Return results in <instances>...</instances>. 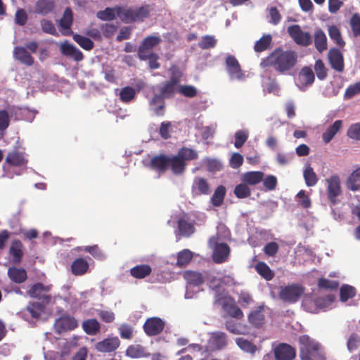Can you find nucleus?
Listing matches in <instances>:
<instances>
[{"label":"nucleus","mask_w":360,"mask_h":360,"mask_svg":"<svg viewBox=\"0 0 360 360\" xmlns=\"http://www.w3.org/2000/svg\"><path fill=\"white\" fill-rule=\"evenodd\" d=\"M73 23V13L70 7H67L61 18L59 20V27L61 34L64 36H70L73 34L71 27Z\"/></svg>","instance_id":"nucleus-18"},{"label":"nucleus","mask_w":360,"mask_h":360,"mask_svg":"<svg viewBox=\"0 0 360 360\" xmlns=\"http://www.w3.org/2000/svg\"><path fill=\"white\" fill-rule=\"evenodd\" d=\"M272 37L270 34L263 35L254 45V50L257 53H261L271 48Z\"/></svg>","instance_id":"nucleus-38"},{"label":"nucleus","mask_w":360,"mask_h":360,"mask_svg":"<svg viewBox=\"0 0 360 360\" xmlns=\"http://www.w3.org/2000/svg\"><path fill=\"white\" fill-rule=\"evenodd\" d=\"M301 360H323L321 345L306 335L299 338Z\"/></svg>","instance_id":"nucleus-3"},{"label":"nucleus","mask_w":360,"mask_h":360,"mask_svg":"<svg viewBox=\"0 0 360 360\" xmlns=\"http://www.w3.org/2000/svg\"><path fill=\"white\" fill-rule=\"evenodd\" d=\"M84 331L89 335H96L100 332L101 325L96 319H89L82 322Z\"/></svg>","instance_id":"nucleus-33"},{"label":"nucleus","mask_w":360,"mask_h":360,"mask_svg":"<svg viewBox=\"0 0 360 360\" xmlns=\"http://www.w3.org/2000/svg\"><path fill=\"white\" fill-rule=\"evenodd\" d=\"M165 321L159 317H150L145 321L143 329L148 336H155L160 334L165 328Z\"/></svg>","instance_id":"nucleus-10"},{"label":"nucleus","mask_w":360,"mask_h":360,"mask_svg":"<svg viewBox=\"0 0 360 360\" xmlns=\"http://www.w3.org/2000/svg\"><path fill=\"white\" fill-rule=\"evenodd\" d=\"M184 278L188 284L195 286L199 285L204 282L202 274L193 271H186L184 273Z\"/></svg>","instance_id":"nucleus-39"},{"label":"nucleus","mask_w":360,"mask_h":360,"mask_svg":"<svg viewBox=\"0 0 360 360\" xmlns=\"http://www.w3.org/2000/svg\"><path fill=\"white\" fill-rule=\"evenodd\" d=\"M169 156L166 155H155L150 162V167L160 173H165L169 168Z\"/></svg>","instance_id":"nucleus-22"},{"label":"nucleus","mask_w":360,"mask_h":360,"mask_svg":"<svg viewBox=\"0 0 360 360\" xmlns=\"http://www.w3.org/2000/svg\"><path fill=\"white\" fill-rule=\"evenodd\" d=\"M45 303L32 302L30 303L27 309L33 318H39L44 311Z\"/></svg>","instance_id":"nucleus-54"},{"label":"nucleus","mask_w":360,"mask_h":360,"mask_svg":"<svg viewBox=\"0 0 360 360\" xmlns=\"http://www.w3.org/2000/svg\"><path fill=\"white\" fill-rule=\"evenodd\" d=\"M169 167L171 168L172 173L175 175L182 174L186 167V162L178 155L169 156Z\"/></svg>","instance_id":"nucleus-28"},{"label":"nucleus","mask_w":360,"mask_h":360,"mask_svg":"<svg viewBox=\"0 0 360 360\" xmlns=\"http://www.w3.org/2000/svg\"><path fill=\"white\" fill-rule=\"evenodd\" d=\"M327 198L330 205L338 204V197L342 193L340 179L338 174H333L326 179Z\"/></svg>","instance_id":"nucleus-5"},{"label":"nucleus","mask_w":360,"mask_h":360,"mask_svg":"<svg viewBox=\"0 0 360 360\" xmlns=\"http://www.w3.org/2000/svg\"><path fill=\"white\" fill-rule=\"evenodd\" d=\"M158 102V105L152 106L153 110L157 116H163L165 115V101L158 96H153V103Z\"/></svg>","instance_id":"nucleus-59"},{"label":"nucleus","mask_w":360,"mask_h":360,"mask_svg":"<svg viewBox=\"0 0 360 360\" xmlns=\"http://www.w3.org/2000/svg\"><path fill=\"white\" fill-rule=\"evenodd\" d=\"M255 271L263 278L271 281L274 278L275 274L264 262H259L255 266Z\"/></svg>","instance_id":"nucleus-37"},{"label":"nucleus","mask_w":360,"mask_h":360,"mask_svg":"<svg viewBox=\"0 0 360 360\" xmlns=\"http://www.w3.org/2000/svg\"><path fill=\"white\" fill-rule=\"evenodd\" d=\"M297 63V53L293 50H283L281 47L275 49L260 63L262 68H273L281 75L288 74Z\"/></svg>","instance_id":"nucleus-1"},{"label":"nucleus","mask_w":360,"mask_h":360,"mask_svg":"<svg viewBox=\"0 0 360 360\" xmlns=\"http://www.w3.org/2000/svg\"><path fill=\"white\" fill-rule=\"evenodd\" d=\"M126 355L131 358L138 359L148 356L150 354L146 352L145 347L142 345H131L127 347Z\"/></svg>","instance_id":"nucleus-35"},{"label":"nucleus","mask_w":360,"mask_h":360,"mask_svg":"<svg viewBox=\"0 0 360 360\" xmlns=\"http://www.w3.org/2000/svg\"><path fill=\"white\" fill-rule=\"evenodd\" d=\"M191 191L193 196L209 195L210 193V186L207 180L203 177H195Z\"/></svg>","instance_id":"nucleus-19"},{"label":"nucleus","mask_w":360,"mask_h":360,"mask_svg":"<svg viewBox=\"0 0 360 360\" xmlns=\"http://www.w3.org/2000/svg\"><path fill=\"white\" fill-rule=\"evenodd\" d=\"M328 60L332 68L340 72L344 70V58L339 49H331L328 52Z\"/></svg>","instance_id":"nucleus-20"},{"label":"nucleus","mask_w":360,"mask_h":360,"mask_svg":"<svg viewBox=\"0 0 360 360\" xmlns=\"http://www.w3.org/2000/svg\"><path fill=\"white\" fill-rule=\"evenodd\" d=\"M178 229L181 236L189 237L195 232L193 223L188 221L185 218H180L178 220Z\"/></svg>","instance_id":"nucleus-34"},{"label":"nucleus","mask_w":360,"mask_h":360,"mask_svg":"<svg viewBox=\"0 0 360 360\" xmlns=\"http://www.w3.org/2000/svg\"><path fill=\"white\" fill-rule=\"evenodd\" d=\"M226 71L231 79L243 80L245 73L237 58L232 55H228L225 59Z\"/></svg>","instance_id":"nucleus-8"},{"label":"nucleus","mask_w":360,"mask_h":360,"mask_svg":"<svg viewBox=\"0 0 360 360\" xmlns=\"http://www.w3.org/2000/svg\"><path fill=\"white\" fill-rule=\"evenodd\" d=\"M72 38L84 50L90 51L94 46V41L88 37L79 34H72Z\"/></svg>","instance_id":"nucleus-46"},{"label":"nucleus","mask_w":360,"mask_h":360,"mask_svg":"<svg viewBox=\"0 0 360 360\" xmlns=\"http://www.w3.org/2000/svg\"><path fill=\"white\" fill-rule=\"evenodd\" d=\"M177 155L183 160L184 162L186 161L195 160L198 158V151L188 147L181 148L178 150Z\"/></svg>","instance_id":"nucleus-41"},{"label":"nucleus","mask_w":360,"mask_h":360,"mask_svg":"<svg viewBox=\"0 0 360 360\" xmlns=\"http://www.w3.org/2000/svg\"><path fill=\"white\" fill-rule=\"evenodd\" d=\"M177 92L187 98H194L196 96L197 89L192 85H179Z\"/></svg>","instance_id":"nucleus-56"},{"label":"nucleus","mask_w":360,"mask_h":360,"mask_svg":"<svg viewBox=\"0 0 360 360\" xmlns=\"http://www.w3.org/2000/svg\"><path fill=\"white\" fill-rule=\"evenodd\" d=\"M304 288L299 284H292L282 287L279 292V297L284 302H296L304 293Z\"/></svg>","instance_id":"nucleus-7"},{"label":"nucleus","mask_w":360,"mask_h":360,"mask_svg":"<svg viewBox=\"0 0 360 360\" xmlns=\"http://www.w3.org/2000/svg\"><path fill=\"white\" fill-rule=\"evenodd\" d=\"M343 122L342 120H338L329 126L325 132L322 134V139L325 143H328L338 134V132L342 128Z\"/></svg>","instance_id":"nucleus-29"},{"label":"nucleus","mask_w":360,"mask_h":360,"mask_svg":"<svg viewBox=\"0 0 360 360\" xmlns=\"http://www.w3.org/2000/svg\"><path fill=\"white\" fill-rule=\"evenodd\" d=\"M264 176L261 171H250L242 175L241 180L248 186H255L263 181Z\"/></svg>","instance_id":"nucleus-25"},{"label":"nucleus","mask_w":360,"mask_h":360,"mask_svg":"<svg viewBox=\"0 0 360 360\" xmlns=\"http://www.w3.org/2000/svg\"><path fill=\"white\" fill-rule=\"evenodd\" d=\"M8 276L15 283H22L27 278V271L25 269L15 266H11L8 269Z\"/></svg>","instance_id":"nucleus-30"},{"label":"nucleus","mask_w":360,"mask_h":360,"mask_svg":"<svg viewBox=\"0 0 360 360\" xmlns=\"http://www.w3.org/2000/svg\"><path fill=\"white\" fill-rule=\"evenodd\" d=\"M50 290L49 286H46L41 283L34 284L27 291V294L32 298H37L41 302L48 304L51 300V296L47 292Z\"/></svg>","instance_id":"nucleus-11"},{"label":"nucleus","mask_w":360,"mask_h":360,"mask_svg":"<svg viewBox=\"0 0 360 360\" xmlns=\"http://www.w3.org/2000/svg\"><path fill=\"white\" fill-rule=\"evenodd\" d=\"M217 40L212 35H205L198 42V46L201 49H210L216 46Z\"/></svg>","instance_id":"nucleus-52"},{"label":"nucleus","mask_w":360,"mask_h":360,"mask_svg":"<svg viewBox=\"0 0 360 360\" xmlns=\"http://www.w3.org/2000/svg\"><path fill=\"white\" fill-rule=\"evenodd\" d=\"M318 286L319 288L326 290H336L339 286V283L337 281L329 280L328 278H321L318 281Z\"/></svg>","instance_id":"nucleus-61"},{"label":"nucleus","mask_w":360,"mask_h":360,"mask_svg":"<svg viewBox=\"0 0 360 360\" xmlns=\"http://www.w3.org/2000/svg\"><path fill=\"white\" fill-rule=\"evenodd\" d=\"M89 269L87 261L83 258L76 259L71 265L72 273L75 276L84 274Z\"/></svg>","instance_id":"nucleus-36"},{"label":"nucleus","mask_w":360,"mask_h":360,"mask_svg":"<svg viewBox=\"0 0 360 360\" xmlns=\"http://www.w3.org/2000/svg\"><path fill=\"white\" fill-rule=\"evenodd\" d=\"M328 34L330 38L334 41L338 46L342 48L345 45V41L342 38V35L339 28L335 25H331L328 27Z\"/></svg>","instance_id":"nucleus-47"},{"label":"nucleus","mask_w":360,"mask_h":360,"mask_svg":"<svg viewBox=\"0 0 360 360\" xmlns=\"http://www.w3.org/2000/svg\"><path fill=\"white\" fill-rule=\"evenodd\" d=\"M226 195V188L224 186H219L214 191L212 198L211 202L214 206H220L224 201Z\"/></svg>","instance_id":"nucleus-48"},{"label":"nucleus","mask_w":360,"mask_h":360,"mask_svg":"<svg viewBox=\"0 0 360 360\" xmlns=\"http://www.w3.org/2000/svg\"><path fill=\"white\" fill-rule=\"evenodd\" d=\"M162 41L159 35L148 36L143 39L138 49L139 58H146V54L150 53V51L158 46Z\"/></svg>","instance_id":"nucleus-12"},{"label":"nucleus","mask_w":360,"mask_h":360,"mask_svg":"<svg viewBox=\"0 0 360 360\" xmlns=\"http://www.w3.org/2000/svg\"><path fill=\"white\" fill-rule=\"evenodd\" d=\"M262 182L266 191L275 190L278 184L277 178L271 174L264 176Z\"/></svg>","instance_id":"nucleus-64"},{"label":"nucleus","mask_w":360,"mask_h":360,"mask_svg":"<svg viewBox=\"0 0 360 360\" xmlns=\"http://www.w3.org/2000/svg\"><path fill=\"white\" fill-rule=\"evenodd\" d=\"M152 268L148 264H139L130 269V274L135 278L142 279L149 276Z\"/></svg>","instance_id":"nucleus-32"},{"label":"nucleus","mask_w":360,"mask_h":360,"mask_svg":"<svg viewBox=\"0 0 360 360\" xmlns=\"http://www.w3.org/2000/svg\"><path fill=\"white\" fill-rule=\"evenodd\" d=\"M248 319L250 323L259 328L264 324V315L261 310L253 311L249 314Z\"/></svg>","instance_id":"nucleus-50"},{"label":"nucleus","mask_w":360,"mask_h":360,"mask_svg":"<svg viewBox=\"0 0 360 360\" xmlns=\"http://www.w3.org/2000/svg\"><path fill=\"white\" fill-rule=\"evenodd\" d=\"M27 163V160L25 156V153L20 151L18 148H15L8 152L6 159L5 164H8L11 167H22Z\"/></svg>","instance_id":"nucleus-17"},{"label":"nucleus","mask_w":360,"mask_h":360,"mask_svg":"<svg viewBox=\"0 0 360 360\" xmlns=\"http://www.w3.org/2000/svg\"><path fill=\"white\" fill-rule=\"evenodd\" d=\"M248 139V133L244 130H238L235 134L234 146L237 148H241Z\"/></svg>","instance_id":"nucleus-63"},{"label":"nucleus","mask_w":360,"mask_h":360,"mask_svg":"<svg viewBox=\"0 0 360 360\" xmlns=\"http://www.w3.org/2000/svg\"><path fill=\"white\" fill-rule=\"evenodd\" d=\"M213 345L217 349H221L226 345V335L224 332L217 331L212 333Z\"/></svg>","instance_id":"nucleus-49"},{"label":"nucleus","mask_w":360,"mask_h":360,"mask_svg":"<svg viewBox=\"0 0 360 360\" xmlns=\"http://www.w3.org/2000/svg\"><path fill=\"white\" fill-rule=\"evenodd\" d=\"M276 360H293L296 356L294 347L286 343H280L274 349Z\"/></svg>","instance_id":"nucleus-13"},{"label":"nucleus","mask_w":360,"mask_h":360,"mask_svg":"<svg viewBox=\"0 0 360 360\" xmlns=\"http://www.w3.org/2000/svg\"><path fill=\"white\" fill-rule=\"evenodd\" d=\"M193 257V252L188 249L180 251L177 254L176 265L179 267L186 266L191 261Z\"/></svg>","instance_id":"nucleus-45"},{"label":"nucleus","mask_w":360,"mask_h":360,"mask_svg":"<svg viewBox=\"0 0 360 360\" xmlns=\"http://www.w3.org/2000/svg\"><path fill=\"white\" fill-rule=\"evenodd\" d=\"M121 6H116L115 8H106L103 11L97 13V17L102 20H112L118 17V8Z\"/></svg>","instance_id":"nucleus-44"},{"label":"nucleus","mask_w":360,"mask_h":360,"mask_svg":"<svg viewBox=\"0 0 360 360\" xmlns=\"http://www.w3.org/2000/svg\"><path fill=\"white\" fill-rule=\"evenodd\" d=\"M56 7L54 0H37L34 5V13L41 15H47L53 12Z\"/></svg>","instance_id":"nucleus-23"},{"label":"nucleus","mask_w":360,"mask_h":360,"mask_svg":"<svg viewBox=\"0 0 360 360\" xmlns=\"http://www.w3.org/2000/svg\"><path fill=\"white\" fill-rule=\"evenodd\" d=\"M223 309L231 317L241 319L243 317V313L240 307L235 303L233 299H229L224 302Z\"/></svg>","instance_id":"nucleus-27"},{"label":"nucleus","mask_w":360,"mask_h":360,"mask_svg":"<svg viewBox=\"0 0 360 360\" xmlns=\"http://www.w3.org/2000/svg\"><path fill=\"white\" fill-rule=\"evenodd\" d=\"M13 56L20 63L26 66H32L34 63V58L25 47L19 46H15L13 50Z\"/></svg>","instance_id":"nucleus-21"},{"label":"nucleus","mask_w":360,"mask_h":360,"mask_svg":"<svg viewBox=\"0 0 360 360\" xmlns=\"http://www.w3.org/2000/svg\"><path fill=\"white\" fill-rule=\"evenodd\" d=\"M315 79L314 73L312 69L309 66L303 67L297 78V86L302 91H304L307 87L312 85Z\"/></svg>","instance_id":"nucleus-14"},{"label":"nucleus","mask_w":360,"mask_h":360,"mask_svg":"<svg viewBox=\"0 0 360 360\" xmlns=\"http://www.w3.org/2000/svg\"><path fill=\"white\" fill-rule=\"evenodd\" d=\"M120 346V340L117 337H108L95 345L96 351L102 353H111Z\"/></svg>","instance_id":"nucleus-15"},{"label":"nucleus","mask_w":360,"mask_h":360,"mask_svg":"<svg viewBox=\"0 0 360 360\" xmlns=\"http://www.w3.org/2000/svg\"><path fill=\"white\" fill-rule=\"evenodd\" d=\"M314 46L319 53H323L328 49L327 37L324 32L317 28L314 32Z\"/></svg>","instance_id":"nucleus-26"},{"label":"nucleus","mask_w":360,"mask_h":360,"mask_svg":"<svg viewBox=\"0 0 360 360\" xmlns=\"http://www.w3.org/2000/svg\"><path fill=\"white\" fill-rule=\"evenodd\" d=\"M10 255L13 257L15 262H20L22 255V243L19 240H14L11 243L9 250Z\"/></svg>","instance_id":"nucleus-40"},{"label":"nucleus","mask_w":360,"mask_h":360,"mask_svg":"<svg viewBox=\"0 0 360 360\" xmlns=\"http://www.w3.org/2000/svg\"><path fill=\"white\" fill-rule=\"evenodd\" d=\"M153 9L149 4L132 8H119L118 18L124 23L143 22L150 17Z\"/></svg>","instance_id":"nucleus-2"},{"label":"nucleus","mask_w":360,"mask_h":360,"mask_svg":"<svg viewBox=\"0 0 360 360\" xmlns=\"http://www.w3.org/2000/svg\"><path fill=\"white\" fill-rule=\"evenodd\" d=\"M78 327V321L75 318L70 315H63L56 319L54 328L57 333L73 330Z\"/></svg>","instance_id":"nucleus-9"},{"label":"nucleus","mask_w":360,"mask_h":360,"mask_svg":"<svg viewBox=\"0 0 360 360\" xmlns=\"http://www.w3.org/2000/svg\"><path fill=\"white\" fill-rule=\"evenodd\" d=\"M218 236H212L209 240V245L213 248L212 259L216 264L225 262L230 255V248L225 243H218Z\"/></svg>","instance_id":"nucleus-4"},{"label":"nucleus","mask_w":360,"mask_h":360,"mask_svg":"<svg viewBox=\"0 0 360 360\" xmlns=\"http://www.w3.org/2000/svg\"><path fill=\"white\" fill-rule=\"evenodd\" d=\"M237 345L243 351L253 354L256 351V346L251 342L243 338H238L236 340Z\"/></svg>","instance_id":"nucleus-57"},{"label":"nucleus","mask_w":360,"mask_h":360,"mask_svg":"<svg viewBox=\"0 0 360 360\" xmlns=\"http://www.w3.org/2000/svg\"><path fill=\"white\" fill-rule=\"evenodd\" d=\"M347 188L352 191H360V167L353 171L346 182Z\"/></svg>","instance_id":"nucleus-31"},{"label":"nucleus","mask_w":360,"mask_h":360,"mask_svg":"<svg viewBox=\"0 0 360 360\" xmlns=\"http://www.w3.org/2000/svg\"><path fill=\"white\" fill-rule=\"evenodd\" d=\"M177 88L178 85L167 81L159 88V94L154 96H158L163 100L170 99L175 96L176 92H177Z\"/></svg>","instance_id":"nucleus-24"},{"label":"nucleus","mask_w":360,"mask_h":360,"mask_svg":"<svg viewBox=\"0 0 360 360\" xmlns=\"http://www.w3.org/2000/svg\"><path fill=\"white\" fill-rule=\"evenodd\" d=\"M303 176L307 186H314L318 182V177L314 169L311 166L305 167L303 172Z\"/></svg>","instance_id":"nucleus-43"},{"label":"nucleus","mask_w":360,"mask_h":360,"mask_svg":"<svg viewBox=\"0 0 360 360\" xmlns=\"http://www.w3.org/2000/svg\"><path fill=\"white\" fill-rule=\"evenodd\" d=\"M288 33L295 43L301 46H309L312 44V37L308 32H304L299 25L288 27Z\"/></svg>","instance_id":"nucleus-6"},{"label":"nucleus","mask_w":360,"mask_h":360,"mask_svg":"<svg viewBox=\"0 0 360 360\" xmlns=\"http://www.w3.org/2000/svg\"><path fill=\"white\" fill-rule=\"evenodd\" d=\"M356 290L354 286L344 284L340 289V300L342 302H347L356 296Z\"/></svg>","instance_id":"nucleus-42"},{"label":"nucleus","mask_w":360,"mask_h":360,"mask_svg":"<svg viewBox=\"0 0 360 360\" xmlns=\"http://www.w3.org/2000/svg\"><path fill=\"white\" fill-rule=\"evenodd\" d=\"M60 51L63 56L70 58L76 62H80L84 59L82 52L73 44L65 41L60 44Z\"/></svg>","instance_id":"nucleus-16"},{"label":"nucleus","mask_w":360,"mask_h":360,"mask_svg":"<svg viewBox=\"0 0 360 360\" xmlns=\"http://www.w3.org/2000/svg\"><path fill=\"white\" fill-rule=\"evenodd\" d=\"M349 24L353 35L355 37H360V15L359 13L352 15Z\"/></svg>","instance_id":"nucleus-60"},{"label":"nucleus","mask_w":360,"mask_h":360,"mask_svg":"<svg viewBox=\"0 0 360 360\" xmlns=\"http://www.w3.org/2000/svg\"><path fill=\"white\" fill-rule=\"evenodd\" d=\"M169 71L170 72V77L169 80L168 81L179 86V83L181 81V77L183 76L182 72L180 70L179 68L175 64L171 65V67L169 69Z\"/></svg>","instance_id":"nucleus-53"},{"label":"nucleus","mask_w":360,"mask_h":360,"mask_svg":"<svg viewBox=\"0 0 360 360\" xmlns=\"http://www.w3.org/2000/svg\"><path fill=\"white\" fill-rule=\"evenodd\" d=\"M118 330L122 339L131 340L133 338V328L127 323L121 324L118 328Z\"/></svg>","instance_id":"nucleus-62"},{"label":"nucleus","mask_w":360,"mask_h":360,"mask_svg":"<svg viewBox=\"0 0 360 360\" xmlns=\"http://www.w3.org/2000/svg\"><path fill=\"white\" fill-rule=\"evenodd\" d=\"M136 90L131 86H125L120 90V99L123 103H129L134 99Z\"/></svg>","instance_id":"nucleus-51"},{"label":"nucleus","mask_w":360,"mask_h":360,"mask_svg":"<svg viewBox=\"0 0 360 360\" xmlns=\"http://www.w3.org/2000/svg\"><path fill=\"white\" fill-rule=\"evenodd\" d=\"M233 193L238 198H246L251 195V191L248 187V185L243 182L242 184H238L235 187Z\"/></svg>","instance_id":"nucleus-55"},{"label":"nucleus","mask_w":360,"mask_h":360,"mask_svg":"<svg viewBox=\"0 0 360 360\" xmlns=\"http://www.w3.org/2000/svg\"><path fill=\"white\" fill-rule=\"evenodd\" d=\"M314 70L319 79L323 80L327 77L328 70L322 60L318 59L316 60Z\"/></svg>","instance_id":"nucleus-58"}]
</instances>
